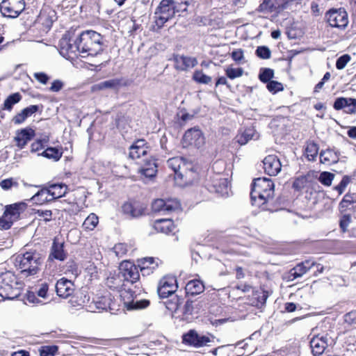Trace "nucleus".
Listing matches in <instances>:
<instances>
[{"label":"nucleus","instance_id":"24","mask_svg":"<svg viewBox=\"0 0 356 356\" xmlns=\"http://www.w3.org/2000/svg\"><path fill=\"white\" fill-rule=\"evenodd\" d=\"M122 209L124 214L132 218L140 216L145 212V207L136 202H125L122 205Z\"/></svg>","mask_w":356,"mask_h":356},{"label":"nucleus","instance_id":"36","mask_svg":"<svg viewBox=\"0 0 356 356\" xmlns=\"http://www.w3.org/2000/svg\"><path fill=\"white\" fill-rule=\"evenodd\" d=\"M259 10L265 13L278 12L280 10V3L277 0H264L259 6Z\"/></svg>","mask_w":356,"mask_h":356},{"label":"nucleus","instance_id":"26","mask_svg":"<svg viewBox=\"0 0 356 356\" xmlns=\"http://www.w3.org/2000/svg\"><path fill=\"white\" fill-rule=\"evenodd\" d=\"M34 136V130L31 128H26L17 133L15 140L16 141L17 147L22 149Z\"/></svg>","mask_w":356,"mask_h":356},{"label":"nucleus","instance_id":"17","mask_svg":"<svg viewBox=\"0 0 356 356\" xmlns=\"http://www.w3.org/2000/svg\"><path fill=\"white\" fill-rule=\"evenodd\" d=\"M207 187L210 192L218 193L222 197L227 196L229 191L227 179L220 175H215L211 183L207 184Z\"/></svg>","mask_w":356,"mask_h":356},{"label":"nucleus","instance_id":"37","mask_svg":"<svg viewBox=\"0 0 356 356\" xmlns=\"http://www.w3.org/2000/svg\"><path fill=\"white\" fill-rule=\"evenodd\" d=\"M111 300L106 298H102L101 299L96 300L93 301V306L90 305L91 309H94L92 312H100L104 310H107L111 308Z\"/></svg>","mask_w":356,"mask_h":356},{"label":"nucleus","instance_id":"13","mask_svg":"<svg viewBox=\"0 0 356 356\" xmlns=\"http://www.w3.org/2000/svg\"><path fill=\"white\" fill-rule=\"evenodd\" d=\"M180 206V202L176 199H157L152 202V209L154 212L167 214L179 209Z\"/></svg>","mask_w":356,"mask_h":356},{"label":"nucleus","instance_id":"49","mask_svg":"<svg viewBox=\"0 0 356 356\" xmlns=\"http://www.w3.org/2000/svg\"><path fill=\"white\" fill-rule=\"evenodd\" d=\"M0 186L3 190H9L13 187L17 188L19 184L13 178H9L2 180L0 182Z\"/></svg>","mask_w":356,"mask_h":356},{"label":"nucleus","instance_id":"42","mask_svg":"<svg viewBox=\"0 0 356 356\" xmlns=\"http://www.w3.org/2000/svg\"><path fill=\"white\" fill-rule=\"evenodd\" d=\"M226 75L230 79H234L241 77L243 74V69L242 67H234L229 66L225 70Z\"/></svg>","mask_w":356,"mask_h":356},{"label":"nucleus","instance_id":"4","mask_svg":"<svg viewBox=\"0 0 356 356\" xmlns=\"http://www.w3.org/2000/svg\"><path fill=\"white\" fill-rule=\"evenodd\" d=\"M42 263V257L36 252H26L18 255L15 259V266L26 277L36 275L40 269Z\"/></svg>","mask_w":356,"mask_h":356},{"label":"nucleus","instance_id":"27","mask_svg":"<svg viewBox=\"0 0 356 356\" xmlns=\"http://www.w3.org/2000/svg\"><path fill=\"white\" fill-rule=\"evenodd\" d=\"M147 147L144 140H138L129 148V157L132 159H140L147 154Z\"/></svg>","mask_w":356,"mask_h":356},{"label":"nucleus","instance_id":"54","mask_svg":"<svg viewBox=\"0 0 356 356\" xmlns=\"http://www.w3.org/2000/svg\"><path fill=\"white\" fill-rule=\"evenodd\" d=\"M350 183V178L348 176H344L340 183L334 187V189L341 194L348 184Z\"/></svg>","mask_w":356,"mask_h":356},{"label":"nucleus","instance_id":"43","mask_svg":"<svg viewBox=\"0 0 356 356\" xmlns=\"http://www.w3.org/2000/svg\"><path fill=\"white\" fill-rule=\"evenodd\" d=\"M273 76H274L273 70L270 69V68H262L260 70L259 78L261 81L267 83L269 81H272L271 79H273Z\"/></svg>","mask_w":356,"mask_h":356},{"label":"nucleus","instance_id":"56","mask_svg":"<svg viewBox=\"0 0 356 356\" xmlns=\"http://www.w3.org/2000/svg\"><path fill=\"white\" fill-rule=\"evenodd\" d=\"M33 76L38 82L42 84H46L49 79V76L44 72H35Z\"/></svg>","mask_w":356,"mask_h":356},{"label":"nucleus","instance_id":"30","mask_svg":"<svg viewBox=\"0 0 356 356\" xmlns=\"http://www.w3.org/2000/svg\"><path fill=\"white\" fill-rule=\"evenodd\" d=\"M154 228L157 232L169 234L174 230V225L169 218L157 219L154 222Z\"/></svg>","mask_w":356,"mask_h":356},{"label":"nucleus","instance_id":"39","mask_svg":"<svg viewBox=\"0 0 356 356\" xmlns=\"http://www.w3.org/2000/svg\"><path fill=\"white\" fill-rule=\"evenodd\" d=\"M99 219L97 215L92 213L84 220L82 227L86 231L93 230L97 225Z\"/></svg>","mask_w":356,"mask_h":356},{"label":"nucleus","instance_id":"32","mask_svg":"<svg viewBox=\"0 0 356 356\" xmlns=\"http://www.w3.org/2000/svg\"><path fill=\"white\" fill-rule=\"evenodd\" d=\"M185 290L188 295L195 296L204 291V285L199 280H193L188 282L185 286Z\"/></svg>","mask_w":356,"mask_h":356},{"label":"nucleus","instance_id":"33","mask_svg":"<svg viewBox=\"0 0 356 356\" xmlns=\"http://www.w3.org/2000/svg\"><path fill=\"white\" fill-rule=\"evenodd\" d=\"M49 259H55L59 261H64L66 259V254L63 250V243H57L56 241L53 242Z\"/></svg>","mask_w":356,"mask_h":356},{"label":"nucleus","instance_id":"50","mask_svg":"<svg viewBox=\"0 0 356 356\" xmlns=\"http://www.w3.org/2000/svg\"><path fill=\"white\" fill-rule=\"evenodd\" d=\"M139 172L145 177L152 178L154 177L157 172V165L152 164L149 168H140Z\"/></svg>","mask_w":356,"mask_h":356},{"label":"nucleus","instance_id":"63","mask_svg":"<svg viewBox=\"0 0 356 356\" xmlns=\"http://www.w3.org/2000/svg\"><path fill=\"white\" fill-rule=\"evenodd\" d=\"M232 57L234 60L238 61L243 58V52L242 50L234 51L232 53Z\"/></svg>","mask_w":356,"mask_h":356},{"label":"nucleus","instance_id":"31","mask_svg":"<svg viewBox=\"0 0 356 356\" xmlns=\"http://www.w3.org/2000/svg\"><path fill=\"white\" fill-rule=\"evenodd\" d=\"M39 110L38 105H31L24 108L20 113L17 114L13 119L15 124H19L25 121V120L31 116Z\"/></svg>","mask_w":356,"mask_h":356},{"label":"nucleus","instance_id":"23","mask_svg":"<svg viewBox=\"0 0 356 356\" xmlns=\"http://www.w3.org/2000/svg\"><path fill=\"white\" fill-rule=\"evenodd\" d=\"M138 262L140 271L143 275L153 273L161 264V261L159 259H154V257L142 258Z\"/></svg>","mask_w":356,"mask_h":356},{"label":"nucleus","instance_id":"19","mask_svg":"<svg viewBox=\"0 0 356 356\" xmlns=\"http://www.w3.org/2000/svg\"><path fill=\"white\" fill-rule=\"evenodd\" d=\"M183 341L186 343L192 345L195 347H202L207 346L211 342L209 337L199 335L196 332L191 330L188 333L184 335Z\"/></svg>","mask_w":356,"mask_h":356},{"label":"nucleus","instance_id":"28","mask_svg":"<svg viewBox=\"0 0 356 356\" xmlns=\"http://www.w3.org/2000/svg\"><path fill=\"white\" fill-rule=\"evenodd\" d=\"M67 187L65 184H52L48 188H42L41 195H44L49 193L52 200L61 197L66 193Z\"/></svg>","mask_w":356,"mask_h":356},{"label":"nucleus","instance_id":"52","mask_svg":"<svg viewBox=\"0 0 356 356\" xmlns=\"http://www.w3.org/2000/svg\"><path fill=\"white\" fill-rule=\"evenodd\" d=\"M256 54L258 57L262 59L270 58L271 52L267 47L261 46L259 47L256 50Z\"/></svg>","mask_w":356,"mask_h":356},{"label":"nucleus","instance_id":"44","mask_svg":"<svg viewBox=\"0 0 356 356\" xmlns=\"http://www.w3.org/2000/svg\"><path fill=\"white\" fill-rule=\"evenodd\" d=\"M193 78L196 82L203 84H208L211 81V77L204 74L202 71H195Z\"/></svg>","mask_w":356,"mask_h":356},{"label":"nucleus","instance_id":"35","mask_svg":"<svg viewBox=\"0 0 356 356\" xmlns=\"http://www.w3.org/2000/svg\"><path fill=\"white\" fill-rule=\"evenodd\" d=\"M122 280L120 277L118 276H112L107 279L106 284L107 286L112 289H122V293L127 291V284L122 283Z\"/></svg>","mask_w":356,"mask_h":356},{"label":"nucleus","instance_id":"10","mask_svg":"<svg viewBox=\"0 0 356 356\" xmlns=\"http://www.w3.org/2000/svg\"><path fill=\"white\" fill-rule=\"evenodd\" d=\"M25 3L24 0H2L0 3V10L6 17L15 18L24 10Z\"/></svg>","mask_w":356,"mask_h":356},{"label":"nucleus","instance_id":"15","mask_svg":"<svg viewBox=\"0 0 356 356\" xmlns=\"http://www.w3.org/2000/svg\"><path fill=\"white\" fill-rule=\"evenodd\" d=\"M177 287L175 277L165 276L159 281L157 291L161 298H166L173 294Z\"/></svg>","mask_w":356,"mask_h":356},{"label":"nucleus","instance_id":"48","mask_svg":"<svg viewBox=\"0 0 356 356\" xmlns=\"http://www.w3.org/2000/svg\"><path fill=\"white\" fill-rule=\"evenodd\" d=\"M266 87L268 90L273 94L282 91L284 89L282 83L277 81H269L267 83Z\"/></svg>","mask_w":356,"mask_h":356},{"label":"nucleus","instance_id":"40","mask_svg":"<svg viewBox=\"0 0 356 356\" xmlns=\"http://www.w3.org/2000/svg\"><path fill=\"white\" fill-rule=\"evenodd\" d=\"M62 152L56 147H48L41 154L42 156L54 159V161H58L62 156ZM38 155H40L39 154Z\"/></svg>","mask_w":356,"mask_h":356},{"label":"nucleus","instance_id":"22","mask_svg":"<svg viewBox=\"0 0 356 356\" xmlns=\"http://www.w3.org/2000/svg\"><path fill=\"white\" fill-rule=\"evenodd\" d=\"M316 262L312 259L305 260L297 264L294 268L290 270V277L292 280L301 277L306 274L312 267L315 266Z\"/></svg>","mask_w":356,"mask_h":356},{"label":"nucleus","instance_id":"7","mask_svg":"<svg viewBox=\"0 0 356 356\" xmlns=\"http://www.w3.org/2000/svg\"><path fill=\"white\" fill-rule=\"evenodd\" d=\"M24 202L15 203L6 207L3 215L0 218V225L4 229H9L13 223L19 218L20 214L25 210Z\"/></svg>","mask_w":356,"mask_h":356},{"label":"nucleus","instance_id":"11","mask_svg":"<svg viewBox=\"0 0 356 356\" xmlns=\"http://www.w3.org/2000/svg\"><path fill=\"white\" fill-rule=\"evenodd\" d=\"M140 289L134 291L131 288H128L127 291L122 293L121 296L125 298L128 295L127 299L131 298V300H127L124 302V306L127 310H139L147 307L149 305V301L145 299H138L136 293H140Z\"/></svg>","mask_w":356,"mask_h":356},{"label":"nucleus","instance_id":"3","mask_svg":"<svg viewBox=\"0 0 356 356\" xmlns=\"http://www.w3.org/2000/svg\"><path fill=\"white\" fill-rule=\"evenodd\" d=\"M167 165L175 172V179L181 186L186 185L194 179L193 165L182 157L169 159Z\"/></svg>","mask_w":356,"mask_h":356},{"label":"nucleus","instance_id":"55","mask_svg":"<svg viewBox=\"0 0 356 356\" xmlns=\"http://www.w3.org/2000/svg\"><path fill=\"white\" fill-rule=\"evenodd\" d=\"M259 137V134L254 129V127L253 126L251 128L246 129V143L249 140H257Z\"/></svg>","mask_w":356,"mask_h":356},{"label":"nucleus","instance_id":"9","mask_svg":"<svg viewBox=\"0 0 356 356\" xmlns=\"http://www.w3.org/2000/svg\"><path fill=\"white\" fill-rule=\"evenodd\" d=\"M325 19L330 26L341 29L348 24V13L344 8L330 9L325 13Z\"/></svg>","mask_w":356,"mask_h":356},{"label":"nucleus","instance_id":"60","mask_svg":"<svg viewBox=\"0 0 356 356\" xmlns=\"http://www.w3.org/2000/svg\"><path fill=\"white\" fill-rule=\"evenodd\" d=\"M353 202V197L350 195H346L339 205L341 208H347Z\"/></svg>","mask_w":356,"mask_h":356},{"label":"nucleus","instance_id":"51","mask_svg":"<svg viewBox=\"0 0 356 356\" xmlns=\"http://www.w3.org/2000/svg\"><path fill=\"white\" fill-rule=\"evenodd\" d=\"M42 189L38 191L33 197L32 199L35 201L38 202L40 204H43L46 202H49L52 200L51 195L49 193H47V194L42 195Z\"/></svg>","mask_w":356,"mask_h":356},{"label":"nucleus","instance_id":"1","mask_svg":"<svg viewBox=\"0 0 356 356\" xmlns=\"http://www.w3.org/2000/svg\"><path fill=\"white\" fill-rule=\"evenodd\" d=\"M274 183L269 178L259 177L254 180L250 191V202L253 207L268 210V203L274 197Z\"/></svg>","mask_w":356,"mask_h":356},{"label":"nucleus","instance_id":"6","mask_svg":"<svg viewBox=\"0 0 356 356\" xmlns=\"http://www.w3.org/2000/svg\"><path fill=\"white\" fill-rule=\"evenodd\" d=\"M119 276L122 278L123 283L134 285V288L137 289L141 288L138 268L131 262L124 261L120 264Z\"/></svg>","mask_w":356,"mask_h":356},{"label":"nucleus","instance_id":"53","mask_svg":"<svg viewBox=\"0 0 356 356\" xmlns=\"http://www.w3.org/2000/svg\"><path fill=\"white\" fill-rule=\"evenodd\" d=\"M350 60V56L348 54H344L340 56L336 62V67L338 70L343 69L347 63Z\"/></svg>","mask_w":356,"mask_h":356},{"label":"nucleus","instance_id":"2","mask_svg":"<svg viewBox=\"0 0 356 356\" xmlns=\"http://www.w3.org/2000/svg\"><path fill=\"white\" fill-rule=\"evenodd\" d=\"M102 35L96 31H84L75 41V48L87 56H96L102 51Z\"/></svg>","mask_w":356,"mask_h":356},{"label":"nucleus","instance_id":"20","mask_svg":"<svg viewBox=\"0 0 356 356\" xmlns=\"http://www.w3.org/2000/svg\"><path fill=\"white\" fill-rule=\"evenodd\" d=\"M333 107L335 110L346 108L345 112L348 114H356V99L338 97L335 99Z\"/></svg>","mask_w":356,"mask_h":356},{"label":"nucleus","instance_id":"5","mask_svg":"<svg viewBox=\"0 0 356 356\" xmlns=\"http://www.w3.org/2000/svg\"><path fill=\"white\" fill-rule=\"evenodd\" d=\"M23 285L11 271L0 274V296L4 299H13L17 297Z\"/></svg>","mask_w":356,"mask_h":356},{"label":"nucleus","instance_id":"12","mask_svg":"<svg viewBox=\"0 0 356 356\" xmlns=\"http://www.w3.org/2000/svg\"><path fill=\"white\" fill-rule=\"evenodd\" d=\"M204 143V137L202 131L197 127L188 129L182 138V144L184 147H200Z\"/></svg>","mask_w":356,"mask_h":356},{"label":"nucleus","instance_id":"14","mask_svg":"<svg viewBox=\"0 0 356 356\" xmlns=\"http://www.w3.org/2000/svg\"><path fill=\"white\" fill-rule=\"evenodd\" d=\"M332 339L327 334L314 335L310 339V347L314 356L321 355L332 343Z\"/></svg>","mask_w":356,"mask_h":356},{"label":"nucleus","instance_id":"34","mask_svg":"<svg viewBox=\"0 0 356 356\" xmlns=\"http://www.w3.org/2000/svg\"><path fill=\"white\" fill-rule=\"evenodd\" d=\"M177 63V68L181 70H186L188 68L193 67L197 64V60L195 58L188 56H179L176 58Z\"/></svg>","mask_w":356,"mask_h":356},{"label":"nucleus","instance_id":"58","mask_svg":"<svg viewBox=\"0 0 356 356\" xmlns=\"http://www.w3.org/2000/svg\"><path fill=\"white\" fill-rule=\"evenodd\" d=\"M48 289V284L47 283H42L40 286V288L37 291L38 296L43 298H46L47 295Z\"/></svg>","mask_w":356,"mask_h":356},{"label":"nucleus","instance_id":"41","mask_svg":"<svg viewBox=\"0 0 356 356\" xmlns=\"http://www.w3.org/2000/svg\"><path fill=\"white\" fill-rule=\"evenodd\" d=\"M22 96L19 92H15L8 96L3 103V109L10 111L13 106L21 100Z\"/></svg>","mask_w":356,"mask_h":356},{"label":"nucleus","instance_id":"8","mask_svg":"<svg viewBox=\"0 0 356 356\" xmlns=\"http://www.w3.org/2000/svg\"><path fill=\"white\" fill-rule=\"evenodd\" d=\"M175 9L172 0H161L154 13L156 26L161 28L165 22L173 18L176 14Z\"/></svg>","mask_w":356,"mask_h":356},{"label":"nucleus","instance_id":"21","mask_svg":"<svg viewBox=\"0 0 356 356\" xmlns=\"http://www.w3.org/2000/svg\"><path fill=\"white\" fill-rule=\"evenodd\" d=\"M74 284L72 281L61 278L56 284V291L58 296L67 298L74 292Z\"/></svg>","mask_w":356,"mask_h":356},{"label":"nucleus","instance_id":"62","mask_svg":"<svg viewBox=\"0 0 356 356\" xmlns=\"http://www.w3.org/2000/svg\"><path fill=\"white\" fill-rule=\"evenodd\" d=\"M356 321V312H350L345 315V321L353 323Z\"/></svg>","mask_w":356,"mask_h":356},{"label":"nucleus","instance_id":"45","mask_svg":"<svg viewBox=\"0 0 356 356\" xmlns=\"http://www.w3.org/2000/svg\"><path fill=\"white\" fill-rule=\"evenodd\" d=\"M334 177V174L329 172H323L320 174L318 180L322 184L330 186L332 184Z\"/></svg>","mask_w":356,"mask_h":356},{"label":"nucleus","instance_id":"64","mask_svg":"<svg viewBox=\"0 0 356 356\" xmlns=\"http://www.w3.org/2000/svg\"><path fill=\"white\" fill-rule=\"evenodd\" d=\"M284 309L288 312H293L296 309V305L293 302H286L284 305Z\"/></svg>","mask_w":356,"mask_h":356},{"label":"nucleus","instance_id":"18","mask_svg":"<svg viewBox=\"0 0 356 356\" xmlns=\"http://www.w3.org/2000/svg\"><path fill=\"white\" fill-rule=\"evenodd\" d=\"M264 169L270 176H276L282 170L279 158L273 154L268 155L263 160Z\"/></svg>","mask_w":356,"mask_h":356},{"label":"nucleus","instance_id":"38","mask_svg":"<svg viewBox=\"0 0 356 356\" xmlns=\"http://www.w3.org/2000/svg\"><path fill=\"white\" fill-rule=\"evenodd\" d=\"M318 145L316 143L313 141L307 142L305 148V154L308 160L314 161L318 155Z\"/></svg>","mask_w":356,"mask_h":356},{"label":"nucleus","instance_id":"59","mask_svg":"<svg viewBox=\"0 0 356 356\" xmlns=\"http://www.w3.org/2000/svg\"><path fill=\"white\" fill-rule=\"evenodd\" d=\"M114 251L117 256H122L127 252V247L124 244L119 243L114 246Z\"/></svg>","mask_w":356,"mask_h":356},{"label":"nucleus","instance_id":"46","mask_svg":"<svg viewBox=\"0 0 356 356\" xmlns=\"http://www.w3.org/2000/svg\"><path fill=\"white\" fill-rule=\"evenodd\" d=\"M58 348L56 346H45L41 347L40 356H54Z\"/></svg>","mask_w":356,"mask_h":356},{"label":"nucleus","instance_id":"61","mask_svg":"<svg viewBox=\"0 0 356 356\" xmlns=\"http://www.w3.org/2000/svg\"><path fill=\"white\" fill-rule=\"evenodd\" d=\"M31 152H37L43 148V145L41 140H37L31 144Z\"/></svg>","mask_w":356,"mask_h":356},{"label":"nucleus","instance_id":"25","mask_svg":"<svg viewBox=\"0 0 356 356\" xmlns=\"http://www.w3.org/2000/svg\"><path fill=\"white\" fill-rule=\"evenodd\" d=\"M121 86V79H111L91 86V91L95 92L104 90H118Z\"/></svg>","mask_w":356,"mask_h":356},{"label":"nucleus","instance_id":"57","mask_svg":"<svg viewBox=\"0 0 356 356\" xmlns=\"http://www.w3.org/2000/svg\"><path fill=\"white\" fill-rule=\"evenodd\" d=\"M63 87V83L60 80H54L51 86L49 88V90L51 92H58L60 91Z\"/></svg>","mask_w":356,"mask_h":356},{"label":"nucleus","instance_id":"47","mask_svg":"<svg viewBox=\"0 0 356 356\" xmlns=\"http://www.w3.org/2000/svg\"><path fill=\"white\" fill-rule=\"evenodd\" d=\"M172 3L175 8V13H177L186 11L187 7L190 3V0H183V1H179V0H172Z\"/></svg>","mask_w":356,"mask_h":356},{"label":"nucleus","instance_id":"29","mask_svg":"<svg viewBox=\"0 0 356 356\" xmlns=\"http://www.w3.org/2000/svg\"><path fill=\"white\" fill-rule=\"evenodd\" d=\"M339 160V154L331 149L323 150L320 153L321 163L330 165L337 163Z\"/></svg>","mask_w":356,"mask_h":356},{"label":"nucleus","instance_id":"16","mask_svg":"<svg viewBox=\"0 0 356 356\" xmlns=\"http://www.w3.org/2000/svg\"><path fill=\"white\" fill-rule=\"evenodd\" d=\"M246 293H248V302H246V304L255 307L257 309L261 308L265 304L268 298L267 293L261 289H255L246 286Z\"/></svg>","mask_w":356,"mask_h":356}]
</instances>
